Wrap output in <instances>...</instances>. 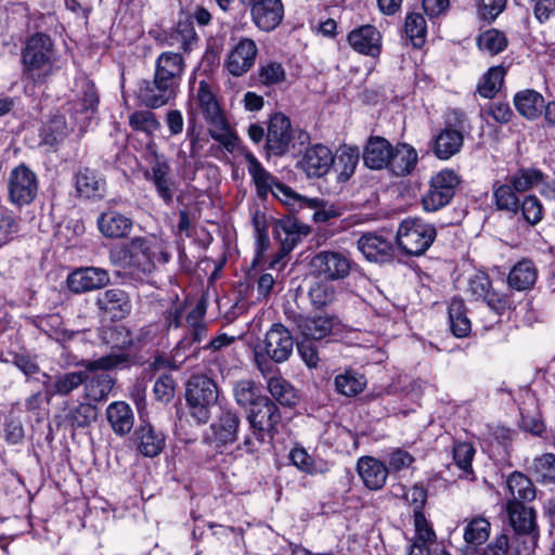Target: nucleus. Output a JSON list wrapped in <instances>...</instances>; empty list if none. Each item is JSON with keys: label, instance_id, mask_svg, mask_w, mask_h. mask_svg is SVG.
I'll list each match as a JSON object with an SVG mask.
<instances>
[{"label": "nucleus", "instance_id": "1", "mask_svg": "<svg viewBox=\"0 0 555 555\" xmlns=\"http://www.w3.org/2000/svg\"><path fill=\"white\" fill-rule=\"evenodd\" d=\"M185 68L184 59L177 52H163L155 62L152 80H143L138 88V99L149 108H159L173 100Z\"/></svg>", "mask_w": 555, "mask_h": 555}, {"label": "nucleus", "instance_id": "2", "mask_svg": "<svg viewBox=\"0 0 555 555\" xmlns=\"http://www.w3.org/2000/svg\"><path fill=\"white\" fill-rule=\"evenodd\" d=\"M127 361V354H108L96 360L82 361L80 364L86 369V371L57 373L54 376L43 374V376L47 378V380L43 382V385L47 387L46 396L67 397L87 382V372L112 370L120 364L126 363Z\"/></svg>", "mask_w": 555, "mask_h": 555}, {"label": "nucleus", "instance_id": "3", "mask_svg": "<svg viewBox=\"0 0 555 555\" xmlns=\"http://www.w3.org/2000/svg\"><path fill=\"white\" fill-rule=\"evenodd\" d=\"M196 103L209 125L208 131L211 138L221 143L229 152H233L238 138L231 131L209 83L205 80H201L198 83Z\"/></svg>", "mask_w": 555, "mask_h": 555}, {"label": "nucleus", "instance_id": "4", "mask_svg": "<svg viewBox=\"0 0 555 555\" xmlns=\"http://www.w3.org/2000/svg\"><path fill=\"white\" fill-rule=\"evenodd\" d=\"M294 349V339L289 331L281 323H274L267 331L264 338L255 349L259 370L266 374L271 369L269 360L282 363L289 359Z\"/></svg>", "mask_w": 555, "mask_h": 555}, {"label": "nucleus", "instance_id": "5", "mask_svg": "<svg viewBox=\"0 0 555 555\" xmlns=\"http://www.w3.org/2000/svg\"><path fill=\"white\" fill-rule=\"evenodd\" d=\"M219 390L216 382L203 374L193 375L185 390L190 413L198 423H207L210 410L218 401Z\"/></svg>", "mask_w": 555, "mask_h": 555}, {"label": "nucleus", "instance_id": "6", "mask_svg": "<svg viewBox=\"0 0 555 555\" xmlns=\"http://www.w3.org/2000/svg\"><path fill=\"white\" fill-rule=\"evenodd\" d=\"M26 72L34 80L47 78L53 68V42L44 34L31 36L22 53Z\"/></svg>", "mask_w": 555, "mask_h": 555}, {"label": "nucleus", "instance_id": "7", "mask_svg": "<svg viewBox=\"0 0 555 555\" xmlns=\"http://www.w3.org/2000/svg\"><path fill=\"white\" fill-rule=\"evenodd\" d=\"M436 235L434 225L420 218H409L400 223L396 240L406 255L421 256L431 246Z\"/></svg>", "mask_w": 555, "mask_h": 555}, {"label": "nucleus", "instance_id": "8", "mask_svg": "<svg viewBox=\"0 0 555 555\" xmlns=\"http://www.w3.org/2000/svg\"><path fill=\"white\" fill-rule=\"evenodd\" d=\"M146 160L150 169L144 172L147 181L152 182L157 195L166 205L173 201L177 181L172 177L171 167L164 155L157 153V146L154 141L146 145Z\"/></svg>", "mask_w": 555, "mask_h": 555}, {"label": "nucleus", "instance_id": "9", "mask_svg": "<svg viewBox=\"0 0 555 555\" xmlns=\"http://www.w3.org/2000/svg\"><path fill=\"white\" fill-rule=\"evenodd\" d=\"M133 271L143 275L151 274L155 269V260L167 262L169 255L164 250L163 243L155 236H138L130 242Z\"/></svg>", "mask_w": 555, "mask_h": 555}, {"label": "nucleus", "instance_id": "10", "mask_svg": "<svg viewBox=\"0 0 555 555\" xmlns=\"http://www.w3.org/2000/svg\"><path fill=\"white\" fill-rule=\"evenodd\" d=\"M460 183L459 176L449 169L436 173L430 179L429 190L423 196L422 203L426 211H437L453 198Z\"/></svg>", "mask_w": 555, "mask_h": 555}, {"label": "nucleus", "instance_id": "11", "mask_svg": "<svg viewBox=\"0 0 555 555\" xmlns=\"http://www.w3.org/2000/svg\"><path fill=\"white\" fill-rule=\"evenodd\" d=\"M251 434L259 441L263 442L266 437H273L276 425L281 421L279 408L268 397L259 399L257 404L250 409L248 414Z\"/></svg>", "mask_w": 555, "mask_h": 555}, {"label": "nucleus", "instance_id": "12", "mask_svg": "<svg viewBox=\"0 0 555 555\" xmlns=\"http://www.w3.org/2000/svg\"><path fill=\"white\" fill-rule=\"evenodd\" d=\"M9 198L17 206L30 204L38 193L37 175L25 165L14 168L8 181Z\"/></svg>", "mask_w": 555, "mask_h": 555}, {"label": "nucleus", "instance_id": "13", "mask_svg": "<svg viewBox=\"0 0 555 555\" xmlns=\"http://www.w3.org/2000/svg\"><path fill=\"white\" fill-rule=\"evenodd\" d=\"M310 266L315 275L326 281H338L350 274L351 260L343 253L323 250L312 257Z\"/></svg>", "mask_w": 555, "mask_h": 555}, {"label": "nucleus", "instance_id": "14", "mask_svg": "<svg viewBox=\"0 0 555 555\" xmlns=\"http://www.w3.org/2000/svg\"><path fill=\"white\" fill-rule=\"evenodd\" d=\"M294 130L288 117L274 114L268 126L266 150L269 155L284 156L294 146Z\"/></svg>", "mask_w": 555, "mask_h": 555}, {"label": "nucleus", "instance_id": "15", "mask_svg": "<svg viewBox=\"0 0 555 555\" xmlns=\"http://www.w3.org/2000/svg\"><path fill=\"white\" fill-rule=\"evenodd\" d=\"M99 95L92 83L86 82L77 99L67 103L66 113L80 130L89 126L90 120L96 113Z\"/></svg>", "mask_w": 555, "mask_h": 555}, {"label": "nucleus", "instance_id": "16", "mask_svg": "<svg viewBox=\"0 0 555 555\" xmlns=\"http://www.w3.org/2000/svg\"><path fill=\"white\" fill-rule=\"evenodd\" d=\"M334 154L323 144H314L306 149L302 157L298 160L297 167L301 169L309 179H319L326 176L333 167Z\"/></svg>", "mask_w": 555, "mask_h": 555}, {"label": "nucleus", "instance_id": "17", "mask_svg": "<svg viewBox=\"0 0 555 555\" xmlns=\"http://www.w3.org/2000/svg\"><path fill=\"white\" fill-rule=\"evenodd\" d=\"M467 291L476 299H482L498 314H501L507 307V296L494 291L489 276L485 273L472 275L468 279Z\"/></svg>", "mask_w": 555, "mask_h": 555}, {"label": "nucleus", "instance_id": "18", "mask_svg": "<svg viewBox=\"0 0 555 555\" xmlns=\"http://www.w3.org/2000/svg\"><path fill=\"white\" fill-rule=\"evenodd\" d=\"M251 17L255 25L263 31L275 29L284 17V7L281 0H249Z\"/></svg>", "mask_w": 555, "mask_h": 555}, {"label": "nucleus", "instance_id": "19", "mask_svg": "<svg viewBox=\"0 0 555 555\" xmlns=\"http://www.w3.org/2000/svg\"><path fill=\"white\" fill-rule=\"evenodd\" d=\"M245 159L247 163V170L253 177V181L260 196H266L269 192L274 193V189L287 197L292 196V190L283 183H280L275 177L267 171L254 154L249 152L246 153Z\"/></svg>", "mask_w": 555, "mask_h": 555}, {"label": "nucleus", "instance_id": "20", "mask_svg": "<svg viewBox=\"0 0 555 555\" xmlns=\"http://www.w3.org/2000/svg\"><path fill=\"white\" fill-rule=\"evenodd\" d=\"M258 48L254 40L242 38L229 53L225 66L233 76H242L255 64Z\"/></svg>", "mask_w": 555, "mask_h": 555}, {"label": "nucleus", "instance_id": "21", "mask_svg": "<svg viewBox=\"0 0 555 555\" xmlns=\"http://www.w3.org/2000/svg\"><path fill=\"white\" fill-rule=\"evenodd\" d=\"M108 282L107 271L94 267L78 269L67 278L68 288L77 294L102 288Z\"/></svg>", "mask_w": 555, "mask_h": 555}, {"label": "nucleus", "instance_id": "22", "mask_svg": "<svg viewBox=\"0 0 555 555\" xmlns=\"http://www.w3.org/2000/svg\"><path fill=\"white\" fill-rule=\"evenodd\" d=\"M96 307L112 319L120 320L131 311V302L128 294L119 288L107 289L98 295Z\"/></svg>", "mask_w": 555, "mask_h": 555}, {"label": "nucleus", "instance_id": "23", "mask_svg": "<svg viewBox=\"0 0 555 555\" xmlns=\"http://www.w3.org/2000/svg\"><path fill=\"white\" fill-rule=\"evenodd\" d=\"M75 186L79 196L89 199L103 198L106 192L105 179L88 167L78 170L75 176Z\"/></svg>", "mask_w": 555, "mask_h": 555}, {"label": "nucleus", "instance_id": "24", "mask_svg": "<svg viewBox=\"0 0 555 555\" xmlns=\"http://www.w3.org/2000/svg\"><path fill=\"white\" fill-rule=\"evenodd\" d=\"M509 524L518 534H529L534 540L537 534L535 512L520 501H509L506 505Z\"/></svg>", "mask_w": 555, "mask_h": 555}, {"label": "nucleus", "instance_id": "25", "mask_svg": "<svg viewBox=\"0 0 555 555\" xmlns=\"http://www.w3.org/2000/svg\"><path fill=\"white\" fill-rule=\"evenodd\" d=\"M165 435L155 430L151 424L139 426L133 434V442L138 451L146 457L159 455L165 448Z\"/></svg>", "mask_w": 555, "mask_h": 555}, {"label": "nucleus", "instance_id": "26", "mask_svg": "<svg viewBox=\"0 0 555 555\" xmlns=\"http://www.w3.org/2000/svg\"><path fill=\"white\" fill-rule=\"evenodd\" d=\"M357 470L363 483L370 490L382 489L389 474L388 467L372 456L361 457L358 461Z\"/></svg>", "mask_w": 555, "mask_h": 555}, {"label": "nucleus", "instance_id": "27", "mask_svg": "<svg viewBox=\"0 0 555 555\" xmlns=\"http://www.w3.org/2000/svg\"><path fill=\"white\" fill-rule=\"evenodd\" d=\"M98 229L107 238L126 237L132 230V219L116 210H107L99 215Z\"/></svg>", "mask_w": 555, "mask_h": 555}, {"label": "nucleus", "instance_id": "28", "mask_svg": "<svg viewBox=\"0 0 555 555\" xmlns=\"http://www.w3.org/2000/svg\"><path fill=\"white\" fill-rule=\"evenodd\" d=\"M380 38L376 27L364 25L348 35V42L359 53L375 56L380 52Z\"/></svg>", "mask_w": 555, "mask_h": 555}, {"label": "nucleus", "instance_id": "29", "mask_svg": "<svg viewBox=\"0 0 555 555\" xmlns=\"http://www.w3.org/2000/svg\"><path fill=\"white\" fill-rule=\"evenodd\" d=\"M392 150V145L386 139L371 138L364 150L363 162L371 169L388 168Z\"/></svg>", "mask_w": 555, "mask_h": 555}, {"label": "nucleus", "instance_id": "30", "mask_svg": "<svg viewBox=\"0 0 555 555\" xmlns=\"http://www.w3.org/2000/svg\"><path fill=\"white\" fill-rule=\"evenodd\" d=\"M358 248L370 261H386L391 257L392 244L382 235L365 233L358 240Z\"/></svg>", "mask_w": 555, "mask_h": 555}, {"label": "nucleus", "instance_id": "31", "mask_svg": "<svg viewBox=\"0 0 555 555\" xmlns=\"http://www.w3.org/2000/svg\"><path fill=\"white\" fill-rule=\"evenodd\" d=\"M463 143L462 130L447 126L435 138L434 154L439 159H449L461 151Z\"/></svg>", "mask_w": 555, "mask_h": 555}, {"label": "nucleus", "instance_id": "32", "mask_svg": "<svg viewBox=\"0 0 555 555\" xmlns=\"http://www.w3.org/2000/svg\"><path fill=\"white\" fill-rule=\"evenodd\" d=\"M296 327L307 339L320 340L326 337L333 328L334 321L326 315L305 317L298 315L295 319Z\"/></svg>", "mask_w": 555, "mask_h": 555}, {"label": "nucleus", "instance_id": "33", "mask_svg": "<svg viewBox=\"0 0 555 555\" xmlns=\"http://www.w3.org/2000/svg\"><path fill=\"white\" fill-rule=\"evenodd\" d=\"M106 418L118 436L129 434L133 427L134 415L131 406L124 401H115L106 409Z\"/></svg>", "mask_w": 555, "mask_h": 555}, {"label": "nucleus", "instance_id": "34", "mask_svg": "<svg viewBox=\"0 0 555 555\" xmlns=\"http://www.w3.org/2000/svg\"><path fill=\"white\" fill-rule=\"evenodd\" d=\"M96 420V408L87 402L69 405L65 409L60 424L76 430L90 426Z\"/></svg>", "mask_w": 555, "mask_h": 555}, {"label": "nucleus", "instance_id": "35", "mask_svg": "<svg viewBox=\"0 0 555 555\" xmlns=\"http://www.w3.org/2000/svg\"><path fill=\"white\" fill-rule=\"evenodd\" d=\"M240 422L235 412L222 409L217 422L211 426L216 440L221 444H231L236 441Z\"/></svg>", "mask_w": 555, "mask_h": 555}, {"label": "nucleus", "instance_id": "36", "mask_svg": "<svg viewBox=\"0 0 555 555\" xmlns=\"http://www.w3.org/2000/svg\"><path fill=\"white\" fill-rule=\"evenodd\" d=\"M359 150L351 146H343L334 155L332 170L337 173L338 181L345 182L354 173L359 162Z\"/></svg>", "mask_w": 555, "mask_h": 555}, {"label": "nucleus", "instance_id": "37", "mask_svg": "<svg viewBox=\"0 0 555 555\" xmlns=\"http://www.w3.org/2000/svg\"><path fill=\"white\" fill-rule=\"evenodd\" d=\"M514 104L521 116L527 119H534L542 112L544 98L539 92L527 89L516 93Z\"/></svg>", "mask_w": 555, "mask_h": 555}, {"label": "nucleus", "instance_id": "38", "mask_svg": "<svg viewBox=\"0 0 555 555\" xmlns=\"http://www.w3.org/2000/svg\"><path fill=\"white\" fill-rule=\"evenodd\" d=\"M417 163L416 151L408 144H399L392 150L388 168L398 177L409 175Z\"/></svg>", "mask_w": 555, "mask_h": 555}, {"label": "nucleus", "instance_id": "39", "mask_svg": "<svg viewBox=\"0 0 555 555\" xmlns=\"http://www.w3.org/2000/svg\"><path fill=\"white\" fill-rule=\"evenodd\" d=\"M279 236L282 243V253H289L299 243L302 236L310 233V228L296 219H285L279 224Z\"/></svg>", "mask_w": 555, "mask_h": 555}, {"label": "nucleus", "instance_id": "40", "mask_svg": "<svg viewBox=\"0 0 555 555\" xmlns=\"http://www.w3.org/2000/svg\"><path fill=\"white\" fill-rule=\"evenodd\" d=\"M538 278V271L531 261L522 260L516 263L509 271L508 285L516 291L530 289Z\"/></svg>", "mask_w": 555, "mask_h": 555}, {"label": "nucleus", "instance_id": "41", "mask_svg": "<svg viewBox=\"0 0 555 555\" xmlns=\"http://www.w3.org/2000/svg\"><path fill=\"white\" fill-rule=\"evenodd\" d=\"M168 44L188 52L197 42V35L190 18L180 20L168 36Z\"/></svg>", "mask_w": 555, "mask_h": 555}, {"label": "nucleus", "instance_id": "42", "mask_svg": "<svg viewBox=\"0 0 555 555\" xmlns=\"http://www.w3.org/2000/svg\"><path fill=\"white\" fill-rule=\"evenodd\" d=\"M450 328L456 337H465L472 330L470 321L466 315L464 301L460 298H452L449 304Z\"/></svg>", "mask_w": 555, "mask_h": 555}, {"label": "nucleus", "instance_id": "43", "mask_svg": "<svg viewBox=\"0 0 555 555\" xmlns=\"http://www.w3.org/2000/svg\"><path fill=\"white\" fill-rule=\"evenodd\" d=\"M334 384L337 392L346 397H353L365 388L366 379L362 374L347 370L335 377Z\"/></svg>", "mask_w": 555, "mask_h": 555}, {"label": "nucleus", "instance_id": "44", "mask_svg": "<svg viewBox=\"0 0 555 555\" xmlns=\"http://www.w3.org/2000/svg\"><path fill=\"white\" fill-rule=\"evenodd\" d=\"M85 385V396L91 401H102L114 387V379L106 373L89 377Z\"/></svg>", "mask_w": 555, "mask_h": 555}, {"label": "nucleus", "instance_id": "45", "mask_svg": "<svg viewBox=\"0 0 555 555\" xmlns=\"http://www.w3.org/2000/svg\"><path fill=\"white\" fill-rule=\"evenodd\" d=\"M493 198L499 210L517 214L519 211V198L514 186L508 182L495 185L493 189Z\"/></svg>", "mask_w": 555, "mask_h": 555}, {"label": "nucleus", "instance_id": "46", "mask_svg": "<svg viewBox=\"0 0 555 555\" xmlns=\"http://www.w3.org/2000/svg\"><path fill=\"white\" fill-rule=\"evenodd\" d=\"M517 193H524L543 182V173L533 168H521L507 178Z\"/></svg>", "mask_w": 555, "mask_h": 555}, {"label": "nucleus", "instance_id": "47", "mask_svg": "<svg viewBox=\"0 0 555 555\" xmlns=\"http://www.w3.org/2000/svg\"><path fill=\"white\" fill-rule=\"evenodd\" d=\"M507 487L516 501H532L535 498V489L531 480L521 473H513L508 477Z\"/></svg>", "mask_w": 555, "mask_h": 555}, {"label": "nucleus", "instance_id": "48", "mask_svg": "<svg viewBox=\"0 0 555 555\" xmlns=\"http://www.w3.org/2000/svg\"><path fill=\"white\" fill-rule=\"evenodd\" d=\"M268 389L272 397L281 404L292 406L296 403L297 397L293 386L280 376H271L268 379Z\"/></svg>", "mask_w": 555, "mask_h": 555}, {"label": "nucleus", "instance_id": "49", "mask_svg": "<svg viewBox=\"0 0 555 555\" xmlns=\"http://www.w3.org/2000/svg\"><path fill=\"white\" fill-rule=\"evenodd\" d=\"M129 125L135 131L153 135L160 129V122L151 111H135L129 116Z\"/></svg>", "mask_w": 555, "mask_h": 555}, {"label": "nucleus", "instance_id": "50", "mask_svg": "<svg viewBox=\"0 0 555 555\" xmlns=\"http://www.w3.org/2000/svg\"><path fill=\"white\" fill-rule=\"evenodd\" d=\"M234 398L238 405L254 408L259 399L266 398L258 393L255 383L249 379L240 380L234 385L233 388Z\"/></svg>", "mask_w": 555, "mask_h": 555}, {"label": "nucleus", "instance_id": "51", "mask_svg": "<svg viewBox=\"0 0 555 555\" xmlns=\"http://www.w3.org/2000/svg\"><path fill=\"white\" fill-rule=\"evenodd\" d=\"M505 70L502 66L491 67L478 85V92L481 96L491 99L500 90Z\"/></svg>", "mask_w": 555, "mask_h": 555}, {"label": "nucleus", "instance_id": "52", "mask_svg": "<svg viewBox=\"0 0 555 555\" xmlns=\"http://www.w3.org/2000/svg\"><path fill=\"white\" fill-rule=\"evenodd\" d=\"M477 44L480 50L487 51L489 54L494 55L502 52L507 46L505 35L498 29H489L477 38Z\"/></svg>", "mask_w": 555, "mask_h": 555}, {"label": "nucleus", "instance_id": "53", "mask_svg": "<svg viewBox=\"0 0 555 555\" xmlns=\"http://www.w3.org/2000/svg\"><path fill=\"white\" fill-rule=\"evenodd\" d=\"M531 472L538 481H555V455L545 453L533 460Z\"/></svg>", "mask_w": 555, "mask_h": 555}, {"label": "nucleus", "instance_id": "54", "mask_svg": "<svg viewBox=\"0 0 555 555\" xmlns=\"http://www.w3.org/2000/svg\"><path fill=\"white\" fill-rule=\"evenodd\" d=\"M490 533V522L483 517L472 519L464 531V539L469 544L480 545L486 542Z\"/></svg>", "mask_w": 555, "mask_h": 555}, {"label": "nucleus", "instance_id": "55", "mask_svg": "<svg viewBox=\"0 0 555 555\" xmlns=\"http://www.w3.org/2000/svg\"><path fill=\"white\" fill-rule=\"evenodd\" d=\"M335 288L326 281H318L309 288V298L315 308H323L335 299Z\"/></svg>", "mask_w": 555, "mask_h": 555}, {"label": "nucleus", "instance_id": "56", "mask_svg": "<svg viewBox=\"0 0 555 555\" xmlns=\"http://www.w3.org/2000/svg\"><path fill=\"white\" fill-rule=\"evenodd\" d=\"M286 79V72L283 65L279 62L270 61L260 65L258 69V80L261 85L273 86L284 82Z\"/></svg>", "mask_w": 555, "mask_h": 555}, {"label": "nucleus", "instance_id": "57", "mask_svg": "<svg viewBox=\"0 0 555 555\" xmlns=\"http://www.w3.org/2000/svg\"><path fill=\"white\" fill-rule=\"evenodd\" d=\"M404 30L406 36L413 41V44L418 47L424 41L426 34L425 18L420 13L409 14L405 18Z\"/></svg>", "mask_w": 555, "mask_h": 555}, {"label": "nucleus", "instance_id": "58", "mask_svg": "<svg viewBox=\"0 0 555 555\" xmlns=\"http://www.w3.org/2000/svg\"><path fill=\"white\" fill-rule=\"evenodd\" d=\"M68 130L69 128L64 116H53L43 129L46 132L44 141L49 144L59 143L67 135Z\"/></svg>", "mask_w": 555, "mask_h": 555}, {"label": "nucleus", "instance_id": "59", "mask_svg": "<svg viewBox=\"0 0 555 555\" xmlns=\"http://www.w3.org/2000/svg\"><path fill=\"white\" fill-rule=\"evenodd\" d=\"M21 218L8 207L0 206V234L9 241L18 233Z\"/></svg>", "mask_w": 555, "mask_h": 555}, {"label": "nucleus", "instance_id": "60", "mask_svg": "<svg viewBox=\"0 0 555 555\" xmlns=\"http://www.w3.org/2000/svg\"><path fill=\"white\" fill-rule=\"evenodd\" d=\"M519 210L524 219L531 225L538 224L543 218V206L534 195H527L519 205Z\"/></svg>", "mask_w": 555, "mask_h": 555}, {"label": "nucleus", "instance_id": "61", "mask_svg": "<svg viewBox=\"0 0 555 555\" xmlns=\"http://www.w3.org/2000/svg\"><path fill=\"white\" fill-rule=\"evenodd\" d=\"M475 454V449L470 443L456 442L453 446V459L456 466L465 473L472 472V461Z\"/></svg>", "mask_w": 555, "mask_h": 555}, {"label": "nucleus", "instance_id": "62", "mask_svg": "<svg viewBox=\"0 0 555 555\" xmlns=\"http://www.w3.org/2000/svg\"><path fill=\"white\" fill-rule=\"evenodd\" d=\"M415 541L431 545L436 540V533L427 521L423 512L417 511L414 515Z\"/></svg>", "mask_w": 555, "mask_h": 555}, {"label": "nucleus", "instance_id": "63", "mask_svg": "<svg viewBox=\"0 0 555 555\" xmlns=\"http://www.w3.org/2000/svg\"><path fill=\"white\" fill-rule=\"evenodd\" d=\"M289 459L293 465H295L301 472L309 475L318 473L313 459L304 448L296 447L292 449L289 452Z\"/></svg>", "mask_w": 555, "mask_h": 555}, {"label": "nucleus", "instance_id": "64", "mask_svg": "<svg viewBox=\"0 0 555 555\" xmlns=\"http://www.w3.org/2000/svg\"><path fill=\"white\" fill-rule=\"evenodd\" d=\"M154 393L159 401L168 402L175 395V380L170 375H160L154 385Z\"/></svg>", "mask_w": 555, "mask_h": 555}]
</instances>
